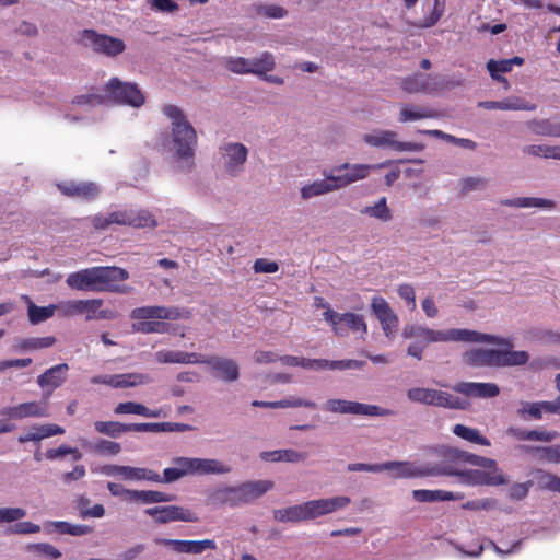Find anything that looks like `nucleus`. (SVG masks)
Wrapping results in <instances>:
<instances>
[{"instance_id": "obj_1", "label": "nucleus", "mask_w": 560, "mask_h": 560, "mask_svg": "<svg viewBox=\"0 0 560 560\" xmlns=\"http://www.w3.org/2000/svg\"><path fill=\"white\" fill-rule=\"evenodd\" d=\"M129 278V272L116 266H95L68 275L66 283L79 291L92 292H126L119 283Z\"/></svg>"}, {"instance_id": "obj_2", "label": "nucleus", "mask_w": 560, "mask_h": 560, "mask_svg": "<svg viewBox=\"0 0 560 560\" xmlns=\"http://www.w3.org/2000/svg\"><path fill=\"white\" fill-rule=\"evenodd\" d=\"M402 337L412 338L415 340L423 341L424 343L439 341H463L472 343H495L510 346L508 340L500 339L494 335L464 328L434 330L425 326L409 325L404 327Z\"/></svg>"}, {"instance_id": "obj_3", "label": "nucleus", "mask_w": 560, "mask_h": 560, "mask_svg": "<svg viewBox=\"0 0 560 560\" xmlns=\"http://www.w3.org/2000/svg\"><path fill=\"white\" fill-rule=\"evenodd\" d=\"M273 486V482L270 480H256L235 487H219L209 492L208 502L212 505L238 506L262 497Z\"/></svg>"}, {"instance_id": "obj_4", "label": "nucleus", "mask_w": 560, "mask_h": 560, "mask_svg": "<svg viewBox=\"0 0 560 560\" xmlns=\"http://www.w3.org/2000/svg\"><path fill=\"white\" fill-rule=\"evenodd\" d=\"M162 113L172 121V142L176 155L183 160L192 159L195 156L198 142L195 128L187 120L183 110L175 105H164Z\"/></svg>"}, {"instance_id": "obj_5", "label": "nucleus", "mask_w": 560, "mask_h": 560, "mask_svg": "<svg viewBox=\"0 0 560 560\" xmlns=\"http://www.w3.org/2000/svg\"><path fill=\"white\" fill-rule=\"evenodd\" d=\"M529 359L526 351L471 349L463 354L465 364L469 366H513L523 365Z\"/></svg>"}, {"instance_id": "obj_6", "label": "nucleus", "mask_w": 560, "mask_h": 560, "mask_svg": "<svg viewBox=\"0 0 560 560\" xmlns=\"http://www.w3.org/2000/svg\"><path fill=\"white\" fill-rule=\"evenodd\" d=\"M91 222L95 230H106L113 224L133 229L155 228L158 225L154 215L144 209L116 210L107 215L95 214L92 217Z\"/></svg>"}, {"instance_id": "obj_7", "label": "nucleus", "mask_w": 560, "mask_h": 560, "mask_svg": "<svg viewBox=\"0 0 560 560\" xmlns=\"http://www.w3.org/2000/svg\"><path fill=\"white\" fill-rule=\"evenodd\" d=\"M381 471L387 470L390 472L393 478H418L425 476H435L438 474H447L455 472L454 468L445 467L441 469H430V466L419 467L415 463L410 462H386L381 465H365V464H354L352 465V471Z\"/></svg>"}, {"instance_id": "obj_8", "label": "nucleus", "mask_w": 560, "mask_h": 560, "mask_svg": "<svg viewBox=\"0 0 560 560\" xmlns=\"http://www.w3.org/2000/svg\"><path fill=\"white\" fill-rule=\"evenodd\" d=\"M469 464L482 468H494L495 460L479 455H475L458 448L448 447L443 452V460L441 464L430 466V469H441L445 467L454 468L455 472L438 474L436 476H464L465 469L462 466Z\"/></svg>"}, {"instance_id": "obj_9", "label": "nucleus", "mask_w": 560, "mask_h": 560, "mask_svg": "<svg viewBox=\"0 0 560 560\" xmlns=\"http://www.w3.org/2000/svg\"><path fill=\"white\" fill-rule=\"evenodd\" d=\"M78 42L80 45L90 48L95 54L109 58L117 57L126 49V44L121 38L101 34L90 28L83 30L79 33Z\"/></svg>"}, {"instance_id": "obj_10", "label": "nucleus", "mask_w": 560, "mask_h": 560, "mask_svg": "<svg viewBox=\"0 0 560 560\" xmlns=\"http://www.w3.org/2000/svg\"><path fill=\"white\" fill-rule=\"evenodd\" d=\"M325 178L315 180L312 184L305 185L301 188V196L303 199H310L323 194L332 191L335 189L347 186L350 183V173L348 172V163L341 166L324 172Z\"/></svg>"}, {"instance_id": "obj_11", "label": "nucleus", "mask_w": 560, "mask_h": 560, "mask_svg": "<svg viewBox=\"0 0 560 560\" xmlns=\"http://www.w3.org/2000/svg\"><path fill=\"white\" fill-rule=\"evenodd\" d=\"M407 397L411 401L450 409H465L467 405L463 399L454 397L450 395L447 392L431 388H410L407 392Z\"/></svg>"}, {"instance_id": "obj_12", "label": "nucleus", "mask_w": 560, "mask_h": 560, "mask_svg": "<svg viewBox=\"0 0 560 560\" xmlns=\"http://www.w3.org/2000/svg\"><path fill=\"white\" fill-rule=\"evenodd\" d=\"M364 141L375 148H390L395 151H422L424 145L417 142L397 140V132L393 130H377L364 136Z\"/></svg>"}, {"instance_id": "obj_13", "label": "nucleus", "mask_w": 560, "mask_h": 560, "mask_svg": "<svg viewBox=\"0 0 560 560\" xmlns=\"http://www.w3.org/2000/svg\"><path fill=\"white\" fill-rule=\"evenodd\" d=\"M149 516H152L159 524H166L171 522H189L195 523L199 521L197 513L190 509L179 505H164L149 508L144 511Z\"/></svg>"}, {"instance_id": "obj_14", "label": "nucleus", "mask_w": 560, "mask_h": 560, "mask_svg": "<svg viewBox=\"0 0 560 560\" xmlns=\"http://www.w3.org/2000/svg\"><path fill=\"white\" fill-rule=\"evenodd\" d=\"M109 95L118 103L140 107L144 103V95L133 83L121 82L117 78H113L107 83Z\"/></svg>"}, {"instance_id": "obj_15", "label": "nucleus", "mask_w": 560, "mask_h": 560, "mask_svg": "<svg viewBox=\"0 0 560 560\" xmlns=\"http://www.w3.org/2000/svg\"><path fill=\"white\" fill-rule=\"evenodd\" d=\"M201 364L208 365L214 377L226 383L235 382L240 377V366L233 359L203 355Z\"/></svg>"}, {"instance_id": "obj_16", "label": "nucleus", "mask_w": 560, "mask_h": 560, "mask_svg": "<svg viewBox=\"0 0 560 560\" xmlns=\"http://www.w3.org/2000/svg\"><path fill=\"white\" fill-rule=\"evenodd\" d=\"M350 503L348 497H335L329 499L311 500L303 503L305 521L332 513L346 508Z\"/></svg>"}, {"instance_id": "obj_17", "label": "nucleus", "mask_w": 560, "mask_h": 560, "mask_svg": "<svg viewBox=\"0 0 560 560\" xmlns=\"http://www.w3.org/2000/svg\"><path fill=\"white\" fill-rule=\"evenodd\" d=\"M190 312L188 310H179L178 307L166 306H141L131 311L130 317L132 319H168L176 320L179 318H189Z\"/></svg>"}, {"instance_id": "obj_18", "label": "nucleus", "mask_w": 560, "mask_h": 560, "mask_svg": "<svg viewBox=\"0 0 560 560\" xmlns=\"http://www.w3.org/2000/svg\"><path fill=\"white\" fill-rule=\"evenodd\" d=\"M150 382V377L142 373H122L96 375L91 378L92 384H103L113 388H128L143 385Z\"/></svg>"}, {"instance_id": "obj_19", "label": "nucleus", "mask_w": 560, "mask_h": 560, "mask_svg": "<svg viewBox=\"0 0 560 560\" xmlns=\"http://www.w3.org/2000/svg\"><path fill=\"white\" fill-rule=\"evenodd\" d=\"M154 542L156 545L167 546L174 552H177V553L200 555L207 549H210V550L217 549V544L213 539L182 540V539L155 538Z\"/></svg>"}, {"instance_id": "obj_20", "label": "nucleus", "mask_w": 560, "mask_h": 560, "mask_svg": "<svg viewBox=\"0 0 560 560\" xmlns=\"http://www.w3.org/2000/svg\"><path fill=\"white\" fill-rule=\"evenodd\" d=\"M0 413L11 420L25 418H45L49 416L48 404L42 401H27L3 408Z\"/></svg>"}, {"instance_id": "obj_21", "label": "nucleus", "mask_w": 560, "mask_h": 560, "mask_svg": "<svg viewBox=\"0 0 560 560\" xmlns=\"http://www.w3.org/2000/svg\"><path fill=\"white\" fill-rule=\"evenodd\" d=\"M225 158L224 168L231 176H237L247 160L248 150L242 143H226L220 148Z\"/></svg>"}, {"instance_id": "obj_22", "label": "nucleus", "mask_w": 560, "mask_h": 560, "mask_svg": "<svg viewBox=\"0 0 560 560\" xmlns=\"http://www.w3.org/2000/svg\"><path fill=\"white\" fill-rule=\"evenodd\" d=\"M105 472L109 476H118L124 480H148L161 482V476L154 470L122 465H109L105 467Z\"/></svg>"}, {"instance_id": "obj_23", "label": "nucleus", "mask_w": 560, "mask_h": 560, "mask_svg": "<svg viewBox=\"0 0 560 560\" xmlns=\"http://www.w3.org/2000/svg\"><path fill=\"white\" fill-rule=\"evenodd\" d=\"M57 188L63 196L84 201L94 200L100 192L97 185L92 182H66L58 184Z\"/></svg>"}, {"instance_id": "obj_24", "label": "nucleus", "mask_w": 560, "mask_h": 560, "mask_svg": "<svg viewBox=\"0 0 560 560\" xmlns=\"http://www.w3.org/2000/svg\"><path fill=\"white\" fill-rule=\"evenodd\" d=\"M372 310L381 322L382 328L386 336L392 335L398 328V317L390 308L387 301L382 296H375L372 300Z\"/></svg>"}, {"instance_id": "obj_25", "label": "nucleus", "mask_w": 560, "mask_h": 560, "mask_svg": "<svg viewBox=\"0 0 560 560\" xmlns=\"http://www.w3.org/2000/svg\"><path fill=\"white\" fill-rule=\"evenodd\" d=\"M453 389L474 398H493L500 394V388L494 383L459 382Z\"/></svg>"}, {"instance_id": "obj_26", "label": "nucleus", "mask_w": 560, "mask_h": 560, "mask_svg": "<svg viewBox=\"0 0 560 560\" xmlns=\"http://www.w3.org/2000/svg\"><path fill=\"white\" fill-rule=\"evenodd\" d=\"M65 433V429L55 423L47 424H36L31 428V430L22 434L18 438V442L20 444H24L26 442H39L44 439L60 435Z\"/></svg>"}, {"instance_id": "obj_27", "label": "nucleus", "mask_w": 560, "mask_h": 560, "mask_svg": "<svg viewBox=\"0 0 560 560\" xmlns=\"http://www.w3.org/2000/svg\"><path fill=\"white\" fill-rule=\"evenodd\" d=\"M68 371L69 365L67 363L54 365L37 377V384L42 388L56 389L66 382Z\"/></svg>"}, {"instance_id": "obj_28", "label": "nucleus", "mask_w": 560, "mask_h": 560, "mask_svg": "<svg viewBox=\"0 0 560 560\" xmlns=\"http://www.w3.org/2000/svg\"><path fill=\"white\" fill-rule=\"evenodd\" d=\"M488 469H492V471L479 469L465 470L463 477L471 485L500 486L506 482L504 476L497 472V466Z\"/></svg>"}, {"instance_id": "obj_29", "label": "nucleus", "mask_w": 560, "mask_h": 560, "mask_svg": "<svg viewBox=\"0 0 560 560\" xmlns=\"http://www.w3.org/2000/svg\"><path fill=\"white\" fill-rule=\"evenodd\" d=\"M158 361L163 363L196 364L202 361L203 354L185 351L165 350L156 353Z\"/></svg>"}, {"instance_id": "obj_30", "label": "nucleus", "mask_w": 560, "mask_h": 560, "mask_svg": "<svg viewBox=\"0 0 560 560\" xmlns=\"http://www.w3.org/2000/svg\"><path fill=\"white\" fill-rule=\"evenodd\" d=\"M308 454L306 452H298L295 450H275L260 453V458L265 462H288L299 463L304 462Z\"/></svg>"}, {"instance_id": "obj_31", "label": "nucleus", "mask_w": 560, "mask_h": 560, "mask_svg": "<svg viewBox=\"0 0 560 560\" xmlns=\"http://www.w3.org/2000/svg\"><path fill=\"white\" fill-rule=\"evenodd\" d=\"M190 469L191 475L225 474L230 471L229 467L217 459L192 457Z\"/></svg>"}, {"instance_id": "obj_32", "label": "nucleus", "mask_w": 560, "mask_h": 560, "mask_svg": "<svg viewBox=\"0 0 560 560\" xmlns=\"http://www.w3.org/2000/svg\"><path fill=\"white\" fill-rule=\"evenodd\" d=\"M439 117V113L429 107H412L410 105H402L399 112V121L407 122L411 120L427 119V118H436Z\"/></svg>"}, {"instance_id": "obj_33", "label": "nucleus", "mask_w": 560, "mask_h": 560, "mask_svg": "<svg viewBox=\"0 0 560 560\" xmlns=\"http://www.w3.org/2000/svg\"><path fill=\"white\" fill-rule=\"evenodd\" d=\"M527 128L536 136L560 138V122L549 119H533L527 122Z\"/></svg>"}, {"instance_id": "obj_34", "label": "nucleus", "mask_w": 560, "mask_h": 560, "mask_svg": "<svg viewBox=\"0 0 560 560\" xmlns=\"http://www.w3.org/2000/svg\"><path fill=\"white\" fill-rule=\"evenodd\" d=\"M412 497L418 502L453 501L462 498L450 491L425 489L413 490Z\"/></svg>"}, {"instance_id": "obj_35", "label": "nucleus", "mask_w": 560, "mask_h": 560, "mask_svg": "<svg viewBox=\"0 0 560 560\" xmlns=\"http://www.w3.org/2000/svg\"><path fill=\"white\" fill-rule=\"evenodd\" d=\"M114 412L116 415H139L153 418L160 417L161 413L160 410H152L144 405L135 401L119 402L115 407Z\"/></svg>"}, {"instance_id": "obj_36", "label": "nucleus", "mask_w": 560, "mask_h": 560, "mask_svg": "<svg viewBox=\"0 0 560 560\" xmlns=\"http://www.w3.org/2000/svg\"><path fill=\"white\" fill-rule=\"evenodd\" d=\"M307 370H347L350 368V360H326V359H303V366Z\"/></svg>"}, {"instance_id": "obj_37", "label": "nucleus", "mask_w": 560, "mask_h": 560, "mask_svg": "<svg viewBox=\"0 0 560 560\" xmlns=\"http://www.w3.org/2000/svg\"><path fill=\"white\" fill-rule=\"evenodd\" d=\"M28 301L27 315L30 323L33 325L43 323L55 315L57 312L56 304H50L48 306H37L35 305L28 296H25Z\"/></svg>"}, {"instance_id": "obj_38", "label": "nucleus", "mask_w": 560, "mask_h": 560, "mask_svg": "<svg viewBox=\"0 0 560 560\" xmlns=\"http://www.w3.org/2000/svg\"><path fill=\"white\" fill-rule=\"evenodd\" d=\"M273 518L278 522L300 523L305 522L303 503L273 511Z\"/></svg>"}, {"instance_id": "obj_39", "label": "nucleus", "mask_w": 560, "mask_h": 560, "mask_svg": "<svg viewBox=\"0 0 560 560\" xmlns=\"http://www.w3.org/2000/svg\"><path fill=\"white\" fill-rule=\"evenodd\" d=\"M132 495L135 498V502H140L143 504L171 502L175 500L174 494L156 490H136Z\"/></svg>"}, {"instance_id": "obj_40", "label": "nucleus", "mask_w": 560, "mask_h": 560, "mask_svg": "<svg viewBox=\"0 0 560 560\" xmlns=\"http://www.w3.org/2000/svg\"><path fill=\"white\" fill-rule=\"evenodd\" d=\"M324 317L329 322L337 335L345 336L350 329V314L345 313L342 315L334 312L329 307L324 312Z\"/></svg>"}, {"instance_id": "obj_41", "label": "nucleus", "mask_w": 560, "mask_h": 560, "mask_svg": "<svg viewBox=\"0 0 560 560\" xmlns=\"http://www.w3.org/2000/svg\"><path fill=\"white\" fill-rule=\"evenodd\" d=\"M505 206L516 207V208H555V201L544 198H535V197H520L514 199H508L501 202Z\"/></svg>"}, {"instance_id": "obj_42", "label": "nucleus", "mask_w": 560, "mask_h": 560, "mask_svg": "<svg viewBox=\"0 0 560 560\" xmlns=\"http://www.w3.org/2000/svg\"><path fill=\"white\" fill-rule=\"evenodd\" d=\"M95 430L112 438H118L122 433L131 432V423L125 424L117 421H96L94 423Z\"/></svg>"}, {"instance_id": "obj_43", "label": "nucleus", "mask_w": 560, "mask_h": 560, "mask_svg": "<svg viewBox=\"0 0 560 560\" xmlns=\"http://www.w3.org/2000/svg\"><path fill=\"white\" fill-rule=\"evenodd\" d=\"M453 433L471 443L490 446V441L486 436L481 435L477 429L468 428L464 424H456L453 428Z\"/></svg>"}, {"instance_id": "obj_44", "label": "nucleus", "mask_w": 560, "mask_h": 560, "mask_svg": "<svg viewBox=\"0 0 560 560\" xmlns=\"http://www.w3.org/2000/svg\"><path fill=\"white\" fill-rule=\"evenodd\" d=\"M253 407H262V408H287V407H307V408H315L316 404L310 400H303V399H283L279 401H261V400H254L252 402Z\"/></svg>"}, {"instance_id": "obj_45", "label": "nucleus", "mask_w": 560, "mask_h": 560, "mask_svg": "<svg viewBox=\"0 0 560 560\" xmlns=\"http://www.w3.org/2000/svg\"><path fill=\"white\" fill-rule=\"evenodd\" d=\"M250 60H252V68H250L252 74H256L258 77H262L267 72L272 71L276 66L273 55L268 51H265L258 58H254Z\"/></svg>"}, {"instance_id": "obj_46", "label": "nucleus", "mask_w": 560, "mask_h": 560, "mask_svg": "<svg viewBox=\"0 0 560 560\" xmlns=\"http://www.w3.org/2000/svg\"><path fill=\"white\" fill-rule=\"evenodd\" d=\"M362 213L376 218L382 222H388L393 219L390 209L387 207L385 197H382L374 206L365 207Z\"/></svg>"}, {"instance_id": "obj_47", "label": "nucleus", "mask_w": 560, "mask_h": 560, "mask_svg": "<svg viewBox=\"0 0 560 560\" xmlns=\"http://www.w3.org/2000/svg\"><path fill=\"white\" fill-rule=\"evenodd\" d=\"M401 89L408 93L425 92L428 89L427 78L420 73L407 77L401 82Z\"/></svg>"}, {"instance_id": "obj_48", "label": "nucleus", "mask_w": 560, "mask_h": 560, "mask_svg": "<svg viewBox=\"0 0 560 560\" xmlns=\"http://www.w3.org/2000/svg\"><path fill=\"white\" fill-rule=\"evenodd\" d=\"M225 68L236 74H252V60L244 57H228Z\"/></svg>"}, {"instance_id": "obj_49", "label": "nucleus", "mask_w": 560, "mask_h": 560, "mask_svg": "<svg viewBox=\"0 0 560 560\" xmlns=\"http://www.w3.org/2000/svg\"><path fill=\"white\" fill-rule=\"evenodd\" d=\"M102 305L103 301L101 299L82 300L81 315L85 314L86 320L94 318H105L106 315L104 312H100V314L96 315V312Z\"/></svg>"}, {"instance_id": "obj_50", "label": "nucleus", "mask_w": 560, "mask_h": 560, "mask_svg": "<svg viewBox=\"0 0 560 560\" xmlns=\"http://www.w3.org/2000/svg\"><path fill=\"white\" fill-rule=\"evenodd\" d=\"M393 411L389 409H382L375 405H368L352 401V415H364V416H388Z\"/></svg>"}, {"instance_id": "obj_51", "label": "nucleus", "mask_w": 560, "mask_h": 560, "mask_svg": "<svg viewBox=\"0 0 560 560\" xmlns=\"http://www.w3.org/2000/svg\"><path fill=\"white\" fill-rule=\"evenodd\" d=\"M537 482L541 489L560 493V477L547 471L537 472Z\"/></svg>"}, {"instance_id": "obj_52", "label": "nucleus", "mask_w": 560, "mask_h": 560, "mask_svg": "<svg viewBox=\"0 0 560 560\" xmlns=\"http://www.w3.org/2000/svg\"><path fill=\"white\" fill-rule=\"evenodd\" d=\"M82 300L61 301L57 306V314L60 317H72L81 315Z\"/></svg>"}, {"instance_id": "obj_53", "label": "nucleus", "mask_w": 560, "mask_h": 560, "mask_svg": "<svg viewBox=\"0 0 560 560\" xmlns=\"http://www.w3.org/2000/svg\"><path fill=\"white\" fill-rule=\"evenodd\" d=\"M66 455H72L74 460H80L82 458V454L78 448L67 445H60L57 448H49L46 452V458L50 460L63 457Z\"/></svg>"}, {"instance_id": "obj_54", "label": "nucleus", "mask_w": 560, "mask_h": 560, "mask_svg": "<svg viewBox=\"0 0 560 560\" xmlns=\"http://www.w3.org/2000/svg\"><path fill=\"white\" fill-rule=\"evenodd\" d=\"M487 69L493 80H501V73H506L512 70L508 59L493 60L487 62Z\"/></svg>"}, {"instance_id": "obj_55", "label": "nucleus", "mask_w": 560, "mask_h": 560, "mask_svg": "<svg viewBox=\"0 0 560 560\" xmlns=\"http://www.w3.org/2000/svg\"><path fill=\"white\" fill-rule=\"evenodd\" d=\"M56 338L52 336L34 337L23 340L22 347L30 350L44 349L54 346Z\"/></svg>"}, {"instance_id": "obj_56", "label": "nucleus", "mask_w": 560, "mask_h": 560, "mask_svg": "<svg viewBox=\"0 0 560 560\" xmlns=\"http://www.w3.org/2000/svg\"><path fill=\"white\" fill-rule=\"evenodd\" d=\"M536 105L524 102L518 97H510L501 101V110H535Z\"/></svg>"}, {"instance_id": "obj_57", "label": "nucleus", "mask_w": 560, "mask_h": 560, "mask_svg": "<svg viewBox=\"0 0 560 560\" xmlns=\"http://www.w3.org/2000/svg\"><path fill=\"white\" fill-rule=\"evenodd\" d=\"M25 515L26 511L22 508H0V524L16 522Z\"/></svg>"}, {"instance_id": "obj_58", "label": "nucleus", "mask_w": 560, "mask_h": 560, "mask_svg": "<svg viewBox=\"0 0 560 560\" xmlns=\"http://www.w3.org/2000/svg\"><path fill=\"white\" fill-rule=\"evenodd\" d=\"M136 331L142 334H151V332H164L166 325L161 322H149L142 320L132 325Z\"/></svg>"}, {"instance_id": "obj_59", "label": "nucleus", "mask_w": 560, "mask_h": 560, "mask_svg": "<svg viewBox=\"0 0 560 560\" xmlns=\"http://www.w3.org/2000/svg\"><path fill=\"white\" fill-rule=\"evenodd\" d=\"M523 152L535 158L551 159L552 145L530 144L524 147Z\"/></svg>"}, {"instance_id": "obj_60", "label": "nucleus", "mask_w": 560, "mask_h": 560, "mask_svg": "<svg viewBox=\"0 0 560 560\" xmlns=\"http://www.w3.org/2000/svg\"><path fill=\"white\" fill-rule=\"evenodd\" d=\"M28 549L34 550L50 559H58L61 557V552L56 547L47 542L33 544L28 546Z\"/></svg>"}, {"instance_id": "obj_61", "label": "nucleus", "mask_w": 560, "mask_h": 560, "mask_svg": "<svg viewBox=\"0 0 560 560\" xmlns=\"http://www.w3.org/2000/svg\"><path fill=\"white\" fill-rule=\"evenodd\" d=\"M537 451L540 454V458L550 463H560V445H551L537 447Z\"/></svg>"}, {"instance_id": "obj_62", "label": "nucleus", "mask_w": 560, "mask_h": 560, "mask_svg": "<svg viewBox=\"0 0 560 560\" xmlns=\"http://www.w3.org/2000/svg\"><path fill=\"white\" fill-rule=\"evenodd\" d=\"M40 530V526L37 524H34L32 522H20L14 524L13 526L9 527L10 534H20V535H26V534H35Z\"/></svg>"}, {"instance_id": "obj_63", "label": "nucleus", "mask_w": 560, "mask_h": 560, "mask_svg": "<svg viewBox=\"0 0 560 560\" xmlns=\"http://www.w3.org/2000/svg\"><path fill=\"white\" fill-rule=\"evenodd\" d=\"M253 269L257 273H273L279 270V265L266 258H258L255 260Z\"/></svg>"}, {"instance_id": "obj_64", "label": "nucleus", "mask_w": 560, "mask_h": 560, "mask_svg": "<svg viewBox=\"0 0 560 560\" xmlns=\"http://www.w3.org/2000/svg\"><path fill=\"white\" fill-rule=\"evenodd\" d=\"M107 489L114 497H120L126 501L135 502L132 493L136 492V490L126 489L122 485L115 482H108Z\"/></svg>"}]
</instances>
